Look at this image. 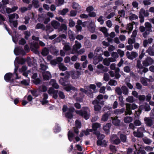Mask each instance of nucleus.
I'll list each match as a JSON object with an SVG mask.
<instances>
[{
	"label": "nucleus",
	"instance_id": "obj_1",
	"mask_svg": "<svg viewBox=\"0 0 154 154\" xmlns=\"http://www.w3.org/2000/svg\"><path fill=\"white\" fill-rule=\"evenodd\" d=\"M76 113L84 118L86 120L88 119L90 116V111L88 108L85 107L82 108V110H77Z\"/></svg>",
	"mask_w": 154,
	"mask_h": 154
},
{
	"label": "nucleus",
	"instance_id": "obj_2",
	"mask_svg": "<svg viewBox=\"0 0 154 154\" xmlns=\"http://www.w3.org/2000/svg\"><path fill=\"white\" fill-rule=\"evenodd\" d=\"M64 89L67 91H69L70 90H72L75 91H76V93L75 95L73 96L74 98H75L77 101L81 102L82 101V96L80 98H79L78 97H76L77 96V92H78V91L77 88L75 87L72 86L71 84L69 83V82H68L66 83V85L65 86Z\"/></svg>",
	"mask_w": 154,
	"mask_h": 154
},
{
	"label": "nucleus",
	"instance_id": "obj_3",
	"mask_svg": "<svg viewBox=\"0 0 154 154\" xmlns=\"http://www.w3.org/2000/svg\"><path fill=\"white\" fill-rule=\"evenodd\" d=\"M25 62V59L23 58L17 57L16 58L15 60L14 61V64L15 66V68L14 69V74H15L16 75V79H19V78L18 77L17 74V70L18 68V66L17 64V63L20 64H23Z\"/></svg>",
	"mask_w": 154,
	"mask_h": 154
},
{
	"label": "nucleus",
	"instance_id": "obj_4",
	"mask_svg": "<svg viewBox=\"0 0 154 154\" xmlns=\"http://www.w3.org/2000/svg\"><path fill=\"white\" fill-rule=\"evenodd\" d=\"M104 137V135L97 131V138L98 140L97 141V145H100L102 146H105L106 145V142L105 140H103Z\"/></svg>",
	"mask_w": 154,
	"mask_h": 154
},
{
	"label": "nucleus",
	"instance_id": "obj_5",
	"mask_svg": "<svg viewBox=\"0 0 154 154\" xmlns=\"http://www.w3.org/2000/svg\"><path fill=\"white\" fill-rule=\"evenodd\" d=\"M66 74L67 75L66 76V77L69 78L70 75H71V77L73 79H76L78 78L81 74V72L77 71H75L74 70L71 71L70 72L66 71L65 72Z\"/></svg>",
	"mask_w": 154,
	"mask_h": 154
},
{
	"label": "nucleus",
	"instance_id": "obj_6",
	"mask_svg": "<svg viewBox=\"0 0 154 154\" xmlns=\"http://www.w3.org/2000/svg\"><path fill=\"white\" fill-rule=\"evenodd\" d=\"M126 105V110L125 111V115H130L132 113L131 109L134 110L137 108V106L135 103L131 104L127 103Z\"/></svg>",
	"mask_w": 154,
	"mask_h": 154
},
{
	"label": "nucleus",
	"instance_id": "obj_7",
	"mask_svg": "<svg viewBox=\"0 0 154 154\" xmlns=\"http://www.w3.org/2000/svg\"><path fill=\"white\" fill-rule=\"evenodd\" d=\"M149 15V13L148 11H145L143 8L141 9L140 11L139 14L140 22L141 23L143 22L144 20V17H148Z\"/></svg>",
	"mask_w": 154,
	"mask_h": 154
},
{
	"label": "nucleus",
	"instance_id": "obj_8",
	"mask_svg": "<svg viewBox=\"0 0 154 154\" xmlns=\"http://www.w3.org/2000/svg\"><path fill=\"white\" fill-rule=\"evenodd\" d=\"M145 132L144 127H140L138 128L137 132L134 131L133 132V135L137 137H142L143 136V133Z\"/></svg>",
	"mask_w": 154,
	"mask_h": 154
},
{
	"label": "nucleus",
	"instance_id": "obj_9",
	"mask_svg": "<svg viewBox=\"0 0 154 154\" xmlns=\"http://www.w3.org/2000/svg\"><path fill=\"white\" fill-rule=\"evenodd\" d=\"M8 33L10 35L12 36V39L13 42L15 43H16L18 39L17 38V34L16 31V29H12L13 32H11L12 31L11 30V29H7Z\"/></svg>",
	"mask_w": 154,
	"mask_h": 154
},
{
	"label": "nucleus",
	"instance_id": "obj_10",
	"mask_svg": "<svg viewBox=\"0 0 154 154\" xmlns=\"http://www.w3.org/2000/svg\"><path fill=\"white\" fill-rule=\"evenodd\" d=\"M85 135H88L90 132H93L95 134H96V123H94L92 124V129H87L86 131H83Z\"/></svg>",
	"mask_w": 154,
	"mask_h": 154
},
{
	"label": "nucleus",
	"instance_id": "obj_11",
	"mask_svg": "<svg viewBox=\"0 0 154 154\" xmlns=\"http://www.w3.org/2000/svg\"><path fill=\"white\" fill-rule=\"evenodd\" d=\"M110 140L112 143L117 145L119 144L121 141L116 135L113 134L110 138Z\"/></svg>",
	"mask_w": 154,
	"mask_h": 154
},
{
	"label": "nucleus",
	"instance_id": "obj_12",
	"mask_svg": "<svg viewBox=\"0 0 154 154\" xmlns=\"http://www.w3.org/2000/svg\"><path fill=\"white\" fill-rule=\"evenodd\" d=\"M39 47V46L38 43L34 42H33L32 43H31L30 45V48L32 51L34 52L36 54L38 53L37 49Z\"/></svg>",
	"mask_w": 154,
	"mask_h": 154
},
{
	"label": "nucleus",
	"instance_id": "obj_13",
	"mask_svg": "<svg viewBox=\"0 0 154 154\" xmlns=\"http://www.w3.org/2000/svg\"><path fill=\"white\" fill-rule=\"evenodd\" d=\"M138 55L137 53L134 51H132L131 53L129 51H127L126 53V55L128 58L131 60H133Z\"/></svg>",
	"mask_w": 154,
	"mask_h": 154
},
{
	"label": "nucleus",
	"instance_id": "obj_14",
	"mask_svg": "<svg viewBox=\"0 0 154 154\" xmlns=\"http://www.w3.org/2000/svg\"><path fill=\"white\" fill-rule=\"evenodd\" d=\"M153 62V60L150 57H148L143 61L142 63L144 66H148L152 64Z\"/></svg>",
	"mask_w": 154,
	"mask_h": 154
},
{
	"label": "nucleus",
	"instance_id": "obj_15",
	"mask_svg": "<svg viewBox=\"0 0 154 154\" xmlns=\"http://www.w3.org/2000/svg\"><path fill=\"white\" fill-rule=\"evenodd\" d=\"M75 44L73 46L72 50V53L74 54L75 53V52H77L78 50L80 49L82 45L81 44L78 42L77 41L75 42Z\"/></svg>",
	"mask_w": 154,
	"mask_h": 154
},
{
	"label": "nucleus",
	"instance_id": "obj_16",
	"mask_svg": "<svg viewBox=\"0 0 154 154\" xmlns=\"http://www.w3.org/2000/svg\"><path fill=\"white\" fill-rule=\"evenodd\" d=\"M88 25V22H86L83 23L82 20H79L77 21V25L75 27L77 29H81L82 27H85Z\"/></svg>",
	"mask_w": 154,
	"mask_h": 154
},
{
	"label": "nucleus",
	"instance_id": "obj_17",
	"mask_svg": "<svg viewBox=\"0 0 154 154\" xmlns=\"http://www.w3.org/2000/svg\"><path fill=\"white\" fill-rule=\"evenodd\" d=\"M57 90H55L52 88H49L48 91V93L51 95H53V97L54 98L56 99L57 98Z\"/></svg>",
	"mask_w": 154,
	"mask_h": 154
},
{
	"label": "nucleus",
	"instance_id": "obj_18",
	"mask_svg": "<svg viewBox=\"0 0 154 154\" xmlns=\"http://www.w3.org/2000/svg\"><path fill=\"white\" fill-rule=\"evenodd\" d=\"M14 52L16 55H18L21 54L23 55H25L26 52L22 48L20 47H16L14 50Z\"/></svg>",
	"mask_w": 154,
	"mask_h": 154
},
{
	"label": "nucleus",
	"instance_id": "obj_19",
	"mask_svg": "<svg viewBox=\"0 0 154 154\" xmlns=\"http://www.w3.org/2000/svg\"><path fill=\"white\" fill-rule=\"evenodd\" d=\"M5 80L8 82H12L13 81L12 78V74L11 73H7L4 76Z\"/></svg>",
	"mask_w": 154,
	"mask_h": 154
},
{
	"label": "nucleus",
	"instance_id": "obj_20",
	"mask_svg": "<svg viewBox=\"0 0 154 154\" xmlns=\"http://www.w3.org/2000/svg\"><path fill=\"white\" fill-rule=\"evenodd\" d=\"M88 90H90V95L89 97H93V92H94L95 89L96 88V86L94 84H91L90 86H88Z\"/></svg>",
	"mask_w": 154,
	"mask_h": 154
},
{
	"label": "nucleus",
	"instance_id": "obj_21",
	"mask_svg": "<svg viewBox=\"0 0 154 154\" xmlns=\"http://www.w3.org/2000/svg\"><path fill=\"white\" fill-rule=\"evenodd\" d=\"M43 76L45 80H48L51 77V75L49 71L42 72Z\"/></svg>",
	"mask_w": 154,
	"mask_h": 154
},
{
	"label": "nucleus",
	"instance_id": "obj_22",
	"mask_svg": "<svg viewBox=\"0 0 154 154\" xmlns=\"http://www.w3.org/2000/svg\"><path fill=\"white\" fill-rule=\"evenodd\" d=\"M141 81L143 85L144 86H147L148 85L147 82H153L154 81V79L142 77L141 79Z\"/></svg>",
	"mask_w": 154,
	"mask_h": 154
},
{
	"label": "nucleus",
	"instance_id": "obj_23",
	"mask_svg": "<svg viewBox=\"0 0 154 154\" xmlns=\"http://www.w3.org/2000/svg\"><path fill=\"white\" fill-rule=\"evenodd\" d=\"M146 52L151 56H154V44L152 47H150Z\"/></svg>",
	"mask_w": 154,
	"mask_h": 154
},
{
	"label": "nucleus",
	"instance_id": "obj_24",
	"mask_svg": "<svg viewBox=\"0 0 154 154\" xmlns=\"http://www.w3.org/2000/svg\"><path fill=\"white\" fill-rule=\"evenodd\" d=\"M111 118L112 119V123L115 126H119V125L120 121V120L118 119L117 117H112Z\"/></svg>",
	"mask_w": 154,
	"mask_h": 154
},
{
	"label": "nucleus",
	"instance_id": "obj_25",
	"mask_svg": "<svg viewBox=\"0 0 154 154\" xmlns=\"http://www.w3.org/2000/svg\"><path fill=\"white\" fill-rule=\"evenodd\" d=\"M74 110V109L73 107H71L69 109V111L66 114V116L68 118L71 119L72 117V112Z\"/></svg>",
	"mask_w": 154,
	"mask_h": 154
},
{
	"label": "nucleus",
	"instance_id": "obj_26",
	"mask_svg": "<svg viewBox=\"0 0 154 154\" xmlns=\"http://www.w3.org/2000/svg\"><path fill=\"white\" fill-rule=\"evenodd\" d=\"M144 121L146 125L149 126H151L152 123L151 119L149 117H145L144 118Z\"/></svg>",
	"mask_w": 154,
	"mask_h": 154
},
{
	"label": "nucleus",
	"instance_id": "obj_27",
	"mask_svg": "<svg viewBox=\"0 0 154 154\" xmlns=\"http://www.w3.org/2000/svg\"><path fill=\"white\" fill-rule=\"evenodd\" d=\"M50 85L56 89H58L59 88L58 85L56 81L54 79H52L49 82Z\"/></svg>",
	"mask_w": 154,
	"mask_h": 154
},
{
	"label": "nucleus",
	"instance_id": "obj_28",
	"mask_svg": "<svg viewBox=\"0 0 154 154\" xmlns=\"http://www.w3.org/2000/svg\"><path fill=\"white\" fill-rule=\"evenodd\" d=\"M111 126V124L109 123L106 124L105 125L103 126V129L106 133L108 134L109 133V129Z\"/></svg>",
	"mask_w": 154,
	"mask_h": 154
},
{
	"label": "nucleus",
	"instance_id": "obj_29",
	"mask_svg": "<svg viewBox=\"0 0 154 154\" xmlns=\"http://www.w3.org/2000/svg\"><path fill=\"white\" fill-rule=\"evenodd\" d=\"M85 89H84L82 88H81L80 89V91L84 93L85 94H86L89 97L90 96L89 93H90V90H88V86H85Z\"/></svg>",
	"mask_w": 154,
	"mask_h": 154
},
{
	"label": "nucleus",
	"instance_id": "obj_30",
	"mask_svg": "<svg viewBox=\"0 0 154 154\" xmlns=\"http://www.w3.org/2000/svg\"><path fill=\"white\" fill-rule=\"evenodd\" d=\"M51 23L52 26L55 29H57L60 25V23L58 22L55 20L52 21Z\"/></svg>",
	"mask_w": 154,
	"mask_h": 154
},
{
	"label": "nucleus",
	"instance_id": "obj_31",
	"mask_svg": "<svg viewBox=\"0 0 154 154\" xmlns=\"http://www.w3.org/2000/svg\"><path fill=\"white\" fill-rule=\"evenodd\" d=\"M8 16L10 22L12 21L13 20L17 19L18 18V15L17 14L15 13L10 14Z\"/></svg>",
	"mask_w": 154,
	"mask_h": 154
},
{
	"label": "nucleus",
	"instance_id": "obj_32",
	"mask_svg": "<svg viewBox=\"0 0 154 154\" xmlns=\"http://www.w3.org/2000/svg\"><path fill=\"white\" fill-rule=\"evenodd\" d=\"M129 19L131 20H133L138 19V16L132 13H130L129 16Z\"/></svg>",
	"mask_w": 154,
	"mask_h": 154
},
{
	"label": "nucleus",
	"instance_id": "obj_33",
	"mask_svg": "<svg viewBox=\"0 0 154 154\" xmlns=\"http://www.w3.org/2000/svg\"><path fill=\"white\" fill-rule=\"evenodd\" d=\"M58 67L60 70L62 71H64L67 69V68L63 63H59Z\"/></svg>",
	"mask_w": 154,
	"mask_h": 154
},
{
	"label": "nucleus",
	"instance_id": "obj_34",
	"mask_svg": "<svg viewBox=\"0 0 154 154\" xmlns=\"http://www.w3.org/2000/svg\"><path fill=\"white\" fill-rule=\"evenodd\" d=\"M72 6L74 9L76 10V11L81 10V7L77 3L75 2L73 3Z\"/></svg>",
	"mask_w": 154,
	"mask_h": 154
},
{
	"label": "nucleus",
	"instance_id": "obj_35",
	"mask_svg": "<svg viewBox=\"0 0 154 154\" xmlns=\"http://www.w3.org/2000/svg\"><path fill=\"white\" fill-rule=\"evenodd\" d=\"M152 29H140V31L142 32H144L143 34V37L145 38L146 37L148 34H149L150 30Z\"/></svg>",
	"mask_w": 154,
	"mask_h": 154
},
{
	"label": "nucleus",
	"instance_id": "obj_36",
	"mask_svg": "<svg viewBox=\"0 0 154 154\" xmlns=\"http://www.w3.org/2000/svg\"><path fill=\"white\" fill-rule=\"evenodd\" d=\"M43 100L42 102V103L43 105H45L48 102V101L47 100L48 98V94H47L44 93L43 94Z\"/></svg>",
	"mask_w": 154,
	"mask_h": 154
},
{
	"label": "nucleus",
	"instance_id": "obj_37",
	"mask_svg": "<svg viewBox=\"0 0 154 154\" xmlns=\"http://www.w3.org/2000/svg\"><path fill=\"white\" fill-rule=\"evenodd\" d=\"M39 2L38 0H33L32 1V4L35 8H38L39 7Z\"/></svg>",
	"mask_w": 154,
	"mask_h": 154
},
{
	"label": "nucleus",
	"instance_id": "obj_38",
	"mask_svg": "<svg viewBox=\"0 0 154 154\" xmlns=\"http://www.w3.org/2000/svg\"><path fill=\"white\" fill-rule=\"evenodd\" d=\"M121 89L123 94L125 95H127L128 94V89L126 86H122L121 87Z\"/></svg>",
	"mask_w": 154,
	"mask_h": 154
},
{
	"label": "nucleus",
	"instance_id": "obj_39",
	"mask_svg": "<svg viewBox=\"0 0 154 154\" xmlns=\"http://www.w3.org/2000/svg\"><path fill=\"white\" fill-rule=\"evenodd\" d=\"M68 136L69 140L70 142L72 141L74 136L73 133L71 131H69L68 133Z\"/></svg>",
	"mask_w": 154,
	"mask_h": 154
},
{
	"label": "nucleus",
	"instance_id": "obj_40",
	"mask_svg": "<svg viewBox=\"0 0 154 154\" xmlns=\"http://www.w3.org/2000/svg\"><path fill=\"white\" fill-rule=\"evenodd\" d=\"M17 8L15 7H14L12 8H7L6 9V11L8 13H10L14 11Z\"/></svg>",
	"mask_w": 154,
	"mask_h": 154
},
{
	"label": "nucleus",
	"instance_id": "obj_41",
	"mask_svg": "<svg viewBox=\"0 0 154 154\" xmlns=\"http://www.w3.org/2000/svg\"><path fill=\"white\" fill-rule=\"evenodd\" d=\"M133 120L132 118L130 116L125 117L124 119V121L125 123H129Z\"/></svg>",
	"mask_w": 154,
	"mask_h": 154
},
{
	"label": "nucleus",
	"instance_id": "obj_42",
	"mask_svg": "<svg viewBox=\"0 0 154 154\" xmlns=\"http://www.w3.org/2000/svg\"><path fill=\"white\" fill-rule=\"evenodd\" d=\"M69 11V9L68 8H65L62 10L59 11V14L63 15H65L67 12Z\"/></svg>",
	"mask_w": 154,
	"mask_h": 154
},
{
	"label": "nucleus",
	"instance_id": "obj_43",
	"mask_svg": "<svg viewBox=\"0 0 154 154\" xmlns=\"http://www.w3.org/2000/svg\"><path fill=\"white\" fill-rule=\"evenodd\" d=\"M109 115L108 113H105L102 116L101 120L102 121L105 122L106 121L108 118Z\"/></svg>",
	"mask_w": 154,
	"mask_h": 154
},
{
	"label": "nucleus",
	"instance_id": "obj_44",
	"mask_svg": "<svg viewBox=\"0 0 154 154\" xmlns=\"http://www.w3.org/2000/svg\"><path fill=\"white\" fill-rule=\"evenodd\" d=\"M40 66L42 72H44L45 71L46 69L48 68V67L46 65H45L43 63L41 64L40 65Z\"/></svg>",
	"mask_w": 154,
	"mask_h": 154
},
{
	"label": "nucleus",
	"instance_id": "obj_45",
	"mask_svg": "<svg viewBox=\"0 0 154 154\" xmlns=\"http://www.w3.org/2000/svg\"><path fill=\"white\" fill-rule=\"evenodd\" d=\"M49 50L47 48H45L42 51V54L44 56H46L49 53Z\"/></svg>",
	"mask_w": 154,
	"mask_h": 154
},
{
	"label": "nucleus",
	"instance_id": "obj_46",
	"mask_svg": "<svg viewBox=\"0 0 154 154\" xmlns=\"http://www.w3.org/2000/svg\"><path fill=\"white\" fill-rule=\"evenodd\" d=\"M68 33L69 37L70 40H73L75 39L73 33L70 30H69V31Z\"/></svg>",
	"mask_w": 154,
	"mask_h": 154
},
{
	"label": "nucleus",
	"instance_id": "obj_47",
	"mask_svg": "<svg viewBox=\"0 0 154 154\" xmlns=\"http://www.w3.org/2000/svg\"><path fill=\"white\" fill-rule=\"evenodd\" d=\"M120 138L121 141L123 142L126 141L127 137L126 136L123 134H121L120 135Z\"/></svg>",
	"mask_w": 154,
	"mask_h": 154
},
{
	"label": "nucleus",
	"instance_id": "obj_48",
	"mask_svg": "<svg viewBox=\"0 0 154 154\" xmlns=\"http://www.w3.org/2000/svg\"><path fill=\"white\" fill-rule=\"evenodd\" d=\"M143 140L145 143L148 144L152 142L151 140L146 137L143 138Z\"/></svg>",
	"mask_w": 154,
	"mask_h": 154
},
{
	"label": "nucleus",
	"instance_id": "obj_49",
	"mask_svg": "<svg viewBox=\"0 0 154 154\" xmlns=\"http://www.w3.org/2000/svg\"><path fill=\"white\" fill-rule=\"evenodd\" d=\"M115 91L119 95H122V90L119 87H118L116 88Z\"/></svg>",
	"mask_w": 154,
	"mask_h": 154
},
{
	"label": "nucleus",
	"instance_id": "obj_50",
	"mask_svg": "<svg viewBox=\"0 0 154 154\" xmlns=\"http://www.w3.org/2000/svg\"><path fill=\"white\" fill-rule=\"evenodd\" d=\"M137 67L140 69H142L143 68V66L141 64V61L140 60H138L137 62Z\"/></svg>",
	"mask_w": 154,
	"mask_h": 154
},
{
	"label": "nucleus",
	"instance_id": "obj_51",
	"mask_svg": "<svg viewBox=\"0 0 154 154\" xmlns=\"http://www.w3.org/2000/svg\"><path fill=\"white\" fill-rule=\"evenodd\" d=\"M39 90L42 92H45L47 90V87L44 85H42L39 87Z\"/></svg>",
	"mask_w": 154,
	"mask_h": 154
},
{
	"label": "nucleus",
	"instance_id": "obj_52",
	"mask_svg": "<svg viewBox=\"0 0 154 154\" xmlns=\"http://www.w3.org/2000/svg\"><path fill=\"white\" fill-rule=\"evenodd\" d=\"M68 81L65 80L63 78H60L59 80L60 83L63 86H65L66 85V83H67Z\"/></svg>",
	"mask_w": 154,
	"mask_h": 154
},
{
	"label": "nucleus",
	"instance_id": "obj_53",
	"mask_svg": "<svg viewBox=\"0 0 154 154\" xmlns=\"http://www.w3.org/2000/svg\"><path fill=\"white\" fill-rule=\"evenodd\" d=\"M29 81L30 80L29 79H28L27 80H23V81H21V83L24 85H28L29 84Z\"/></svg>",
	"mask_w": 154,
	"mask_h": 154
},
{
	"label": "nucleus",
	"instance_id": "obj_54",
	"mask_svg": "<svg viewBox=\"0 0 154 154\" xmlns=\"http://www.w3.org/2000/svg\"><path fill=\"white\" fill-rule=\"evenodd\" d=\"M108 84L111 86H116L117 84V82L114 80H110Z\"/></svg>",
	"mask_w": 154,
	"mask_h": 154
},
{
	"label": "nucleus",
	"instance_id": "obj_55",
	"mask_svg": "<svg viewBox=\"0 0 154 154\" xmlns=\"http://www.w3.org/2000/svg\"><path fill=\"white\" fill-rule=\"evenodd\" d=\"M126 101L130 103H133L134 101L133 97L132 96H128L126 98Z\"/></svg>",
	"mask_w": 154,
	"mask_h": 154
},
{
	"label": "nucleus",
	"instance_id": "obj_56",
	"mask_svg": "<svg viewBox=\"0 0 154 154\" xmlns=\"http://www.w3.org/2000/svg\"><path fill=\"white\" fill-rule=\"evenodd\" d=\"M125 111V109L122 108L120 109H116L114 111V112L116 114H118L122 113Z\"/></svg>",
	"mask_w": 154,
	"mask_h": 154
},
{
	"label": "nucleus",
	"instance_id": "obj_57",
	"mask_svg": "<svg viewBox=\"0 0 154 154\" xmlns=\"http://www.w3.org/2000/svg\"><path fill=\"white\" fill-rule=\"evenodd\" d=\"M119 101L120 102V104L121 106H123L124 105V101L123 100V97L122 95H120L119 97Z\"/></svg>",
	"mask_w": 154,
	"mask_h": 154
},
{
	"label": "nucleus",
	"instance_id": "obj_58",
	"mask_svg": "<svg viewBox=\"0 0 154 154\" xmlns=\"http://www.w3.org/2000/svg\"><path fill=\"white\" fill-rule=\"evenodd\" d=\"M104 34L107 37L109 36L112 38H113L115 35V33L113 32H112L109 34L107 32L104 33Z\"/></svg>",
	"mask_w": 154,
	"mask_h": 154
},
{
	"label": "nucleus",
	"instance_id": "obj_59",
	"mask_svg": "<svg viewBox=\"0 0 154 154\" xmlns=\"http://www.w3.org/2000/svg\"><path fill=\"white\" fill-rule=\"evenodd\" d=\"M58 95L59 97L62 99H64L65 97V96L64 93L61 91H59L58 93Z\"/></svg>",
	"mask_w": 154,
	"mask_h": 154
},
{
	"label": "nucleus",
	"instance_id": "obj_60",
	"mask_svg": "<svg viewBox=\"0 0 154 154\" xmlns=\"http://www.w3.org/2000/svg\"><path fill=\"white\" fill-rule=\"evenodd\" d=\"M119 14L120 17H124L125 14V12L124 10H122L119 11Z\"/></svg>",
	"mask_w": 154,
	"mask_h": 154
},
{
	"label": "nucleus",
	"instance_id": "obj_61",
	"mask_svg": "<svg viewBox=\"0 0 154 154\" xmlns=\"http://www.w3.org/2000/svg\"><path fill=\"white\" fill-rule=\"evenodd\" d=\"M69 21V25L70 27H72L75 25V23L72 20L70 19Z\"/></svg>",
	"mask_w": 154,
	"mask_h": 154
},
{
	"label": "nucleus",
	"instance_id": "obj_62",
	"mask_svg": "<svg viewBox=\"0 0 154 154\" xmlns=\"http://www.w3.org/2000/svg\"><path fill=\"white\" fill-rule=\"evenodd\" d=\"M117 52L118 54H119L121 57H122L124 55V51L120 49H118Z\"/></svg>",
	"mask_w": 154,
	"mask_h": 154
},
{
	"label": "nucleus",
	"instance_id": "obj_63",
	"mask_svg": "<svg viewBox=\"0 0 154 154\" xmlns=\"http://www.w3.org/2000/svg\"><path fill=\"white\" fill-rule=\"evenodd\" d=\"M138 97L139 100L141 102L144 101L146 99L145 96L143 95H140Z\"/></svg>",
	"mask_w": 154,
	"mask_h": 154
},
{
	"label": "nucleus",
	"instance_id": "obj_64",
	"mask_svg": "<svg viewBox=\"0 0 154 154\" xmlns=\"http://www.w3.org/2000/svg\"><path fill=\"white\" fill-rule=\"evenodd\" d=\"M44 28L43 24L40 23H38L35 27L36 29H43Z\"/></svg>",
	"mask_w": 154,
	"mask_h": 154
}]
</instances>
